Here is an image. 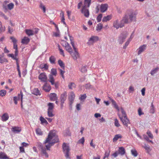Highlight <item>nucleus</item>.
<instances>
[{"mask_svg":"<svg viewBox=\"0 0 159 159\" xmlns=\"http://www.w3.org/2000/svg\"><path fill=\"white\" fill-rule=\"evenodd\" d=\"M58 141V136L55 130H52L49 132L48 138L44 142V146L39 143H38L37 146L38 149L41 151L42 155L47 158L48 157L49 155L46 152V150H50V147Z\"/></svg>","mask_w":159,"mask_h":159,"instance_id":"obj_1","label":"nucleus"},{"mask_svg":"<svg viewBox=\"0 0 159 159\" xmlns=\"http://www.w3.org/2000/svg\"><path fill=\"white\" fill-rule=\"evenodd\" d=\"M138 14L137 11L132 9L127 10L124 16L126 15L128 19V23L130 22H134L136 21V16Z\"/></svg>","mask_w":159,"mask_h":159,"instance_id":"obj_2","label":"nucleus"},{"mask_svg":"<svg viewBox=\"0 0 159 159\" xmlns=\"http://www.w3.org/2000/svg\"><path fill=\"white\" fill-rule=\"evenodd\" d=\"M126 15L125 16H124L122 19L119 23L118 20H116L113 23V26L116 29H118L119 28H121L124 26L125 24H127L128 22V19Z\"/></svg>","mask_w":159,"mask_h":159,"instance_id":"obj_3","label":"nucleus"},{"mask_svg":"<svg viewBox=\"0 0 159 159\" xmlns=\"http://www.w3.org/2000/svg\"><path fill=\"white\" fill-rule=\"evenodd\" d=\"M91 1V0H84V5L83 7L81 10V12L83 13L86 17H88L89 16V12L87 8L89 7Z\"/></svg>","mask_w":159,"mask_h":159,"instance_id":"obj_4","label":"nucleus"},{"mask_svg":"<svg viewBox=\"0 0 159 159\" xmlns=\"http://www.w3.org/2000/svg\"><path fill=\"white\" fill-rule=\"evenodd\" d=\"M57 74V71L56 69L52 68L51 70V73L49 75L48 81L51 83L52 85L54 84V79L53 76H56Z\"/></svg>","mask_w":159,"mask_h":159,"instance_id":"obj_5","label":"nucleus"},{"mask_svg":"<svg viewBox=\"0 0 159 159\" xmlns=\"http://www.w3.org/2000/svg\"><path fill=\"white\" fill-rule=\"evenodd\" d=\"M70 39L71 41V44L74 50V52L73 53L72 52V53L71 54L73 59L75 60H76L79 57V54L76 50V48L75 46L74 43L71 37H70Z\"/></svg>","mask_w":159,"mask_h":159,"instance_id":"obj_6","label":"nucleus"},{"mask_svg":"<svg viewBox=\"0 0 159 159\" xmlns=\"http://www.w3.org/2000/svg\"><path fill=\"white\" fill-rule=\"evenodd\" d=\"M128 34L127 32H125L120 35L118 39V42L120 44H121L124 42V40L126 38Z\"/></svg>","mask_w":159,"mask_h":159,"instance_id":"obj_7","label":"nucleus"},{"mask_svg":"<svg viewBox=\"0 0 159 159\" xmlns=\"http://www.w3.org/2000/svg\"><path fill=\"white\" fill-rule=\"evenodd\" d=\"M62 148L63 152L65 154V157L66 158H69V152L70 149L69 146L66 143H64L62 145Z\"/></svg>","mask_w":159,"mask_h":159,"instance_id":"obj_8","label":"nucleus"},{"mask_svg":"<svg viewBox=\"0 0 159 159\" xmlns=\"http://www.w3.org/2000/svg\"><path fill=\"white\" fill-rule=\"evenodd\" d=\"M38 78L41 81L45 83H47L48 81L47 76L45 73L40 74Z\"/></svg>","mask_w":159,"mask_h":159,"instance_id":"obj_9","label":"nucleus"},{"mask_svg":"<svg viewBox=\"0 0 159 159\" xmlns=\"http://www.w3.org/2000/svg\"><path fill=\"white\" fill-rule=\"evenodd\" d=\"M63 42L64 43V45H63V46L65 47L66 50L70 54H71L72 53V49L70 44L66 41H63Z\"/></svg>","mask_w":159,"mask_h":159,"instance_id":"obj_10","label":"nucleus"},{"mask_svg":"<svg viewBox=\"0 0 159 159\" xmlns=\"http://www.w3.org/2000/svg\"><path fill=\"white\" fill-rule=\"evenodd\" d=\"M118 116L121 120L122 121L123 124L126 127L128 126V124L130 123L129 120L127 118V116L125 118L121 117L120 115L118 114Z\"/></svg>","mask_w":159,"mask_h":159,"instance_id":"obj_11","label":"nucleus"},{"mask_svg":"<svg viewBox=\"0 0 159 159\" xmlns=\"http://www.w3.org/2000/svg\"><path fill=\"white\" fill-rule=\"evenodd\" d=\"M98 37L96 36H92L89 39L88 42L87 43L89 45L92 44L98 41Z\"/></svg>","mask_w":159,"mask_h":159,"instance_id":"obj_12","label":"nucleus"},{"mask_svg":"<svg viewBox=\"0 0 159 159\" xmlns=\"http://www.w3.org/2000/svg\"><path fill=\"white\" fill-rule=\"evenodd\" d=\"M75 95V93L72 92H70L69 96V104L70 106H71L72 104L73 103Z\"/></svg>","mask_w":159,"mask_h":159,"instance_id":"obj_13","label":"nucleus"},{"mask_svg":"<svg viewBox=\"0 0 159 159\" xmlns=\"http://www.w3.org/2000/svg\"><path fill=\"white\" fill-rule=\"evenodd\" d=\"M42 87L43 89L46 92H49L51 89V86L47 82L44 84Z\"/></svg>","mask_w":159,"mask_h":159,"instance_id":"obj_14","label":"nucleus"},{"mask_svg":"<svg viewBox=\"0 0 159 159\" xmlns=\"http://www.w3.org/2000/svg\"><path fill=\"white\" fill-rule=\"evenodd\" d=\"M146 47L147 45L146 44H143L140 47L139 49L137 50L138 51V55H139L143 52L146 49Z\"/></svg>","mask_w":159,"mask_h":159,"instance_id":"obj_15","label":"nucleus"},{"mask_svg":"<svg viewBox=\"0 0 159 159\" xmlns=\"http://www.w3.org/2000/svg\"><path fill=\"white\" fill-rule=\"evenodd\" d=\"M108 5L107 4H102L100 7V11L102 12H104L107 9Z\"/></svg>","mask_w":159,"mask_h":159,"instance_id":"obj_16","label":"nucleus"},{"mask_svg":"<svg viewBox=\"0 0 159 159\" xmlns=\"http://www.w3.org/2000/svg\"><path fill=\"white\" fill-rule=\"evenodd\" d=\"M67 97V93L66 92H64L61 96V104H63L64 101L66 100Z\"/></svg>","mask_w":159,"mask_h":159,"instance_id":"obj_17","label":"nucleus"},{"mask_svg":"<svg viewBox=\"0 0 159 159\" xmlns=\"http://www.w3.org/2000/svg\"><path fill=\"white\" fill-rule=\"evenodd\" d=\"M50 99L52 101H55L57 99V94L55 93H51L50 94Z\"/></svg>","mask_w":159,"mask_h":159,"instance_id":"obj_18","label":"nucleus"},{"mask_svg":"<svg viewBox=\"0 0 159 159\" xmlns=\"http://www.w3.org/2000/svg\"><path fill=\"white\" fill-rule=\"evenodd\" d=\"M118 151L119 154H120L121 156L124 155L125 153V149L123 147H119Z\"/></svg>","mask_w":159,"mask_h":159,"instance_id":"obj_19","label":"nucleus"},{"mask_svg":"<svg viewBox=\"0 0 159 159\" xmlns=\"http://www.w3.org/2000/svg\"><path fill=\"white\" fill-rule=\"evenodd\" d=\"M30 41V39L26 37H25L22 39L21 43L23 44H27Z\"/></svg>","mask_w":159,"mask_h":159,"instance_id":"obj_20","label":"nucleus"},{"mask_svg":"<svg viewBox=\"0 0 159 159\" xmlns=\"http://www.w3.org/2000/svg\"><path fill=\"white\" fill-rule=\"evenodd\" d=\"M9 116L8 115L5 113L2 116V120L3 121H5L8 120Z\"/></svg>","mask_w":159,"mask_h":159,"instance_id":"obj_21","label":"nucleus"},{"mask_svg":"<svg viewBox=\"0 0 159 159\" xmlns=\"http://www.w3.org/2000/svg\"><path fill=\"white\" fill-rule=\"evenodd\" d=\"M21 130V129L19 127H14L12 128V131L15 133H19Z\"/></svg>","mask_w":159,"mask_h":159,"instance_id":"obj_22","label":"nucleus"},{"mask_svg":"<svg viewBox=\"0 0 159 159\" xmlns=\"http://www.w3.org/2000/svg\"><path fill=\"white\" fill-rule=\"evenodd\" d=\"M25 32L26 34L29 36L32 35L34 34V30H26Z\"/></svg>","mask_w":159,"mask_h":159,"instance_id":"obj_23","label":"nucleus"},{"mask_svg":"<svg viewBox=\"0 0 159 159\" xmlns=\"http://www.w3.org/2000/svg\"><path fill=\"white\" fill-rule=\"evenodd\" d=\"M111 15H108L103 17L102 21L103 22H107L111 20Z\"/></svg>","mask_w":159,"mask_h":159,"instance_id":"obj_24","label":"nucleus"},{"mask_svg":"<svg viewBox=\"0 0 159 159\" xmlns=\"http://www.w3.org/2000/svg\"><path fill=\"white\" fill-rule=\"evenodd\" d=\"M20 98H21V94L20 93V94H19L17 97H14L13 98V100L14 102V103L15 104H17V101L20 99Z\"/></svg>","mask_w":159,"mask_h":159,"instance_id":"obj_25","label":"nucleus"},{"mask_svg":"<svg viewBox=\"0 0 159 159\" xmlns=\"http://www.w3.org/2000/svg\"><path fill=\"white\" fill-rule=\"evenodd\" d=\"M0 159H8L9 157L4 153L1 152L0 153Z\"/></svg>","mask_w":159,"mask_h":159,"instance_id":"obj_26","label":"nucleus"},{"mask_svg":"<svg viewBox=\"0 0 159 159\" xmlns=\"http://www.w3.org/2000/svg\"><path fill=\"white\" fill-rule=\"evenodd\" d=\"M48 111H53L54 107V105L53 103L50 102L48 104Z\"/></svg>","mask_w":159,"mask_h":159,"instance_id":"obj_27","label":"nucleus"},{"mask_svg":"<svg viewBox=\"0 0 159 159\" xmlns=\"http://www.w3.org/2000/svg\"><path fill=\"white\" fill-rule=\"evenodd\" d=\"M120 110L121 112V113L122 114V117H123V118H125L126 117L127 115L126 113V112L124 110L123 108L121 107L120 108Z\"/></svg>","mask_w":159,"mask_h":159,"instance_id":"obj_28","label":"nucleus"},{"mask_svg":"<svg viewBox=\"0 0 159 159\" xmlns=\"http://www.w3.org/2000/svg\"><path fill=\"white\" fill-rule=\"evenodd\" d=\"M122 137V136H121L120 134H116L115 135V137L113 139V140L114 142L116 141L117 140L119 139H121Z\"/></svg>","mask_w":159,"mask_h":159,"instance_id":"obj_29","label":"nucleus"},{"mask_svg":"<svg viewBox=\"0 0 159 159\" xmlns=\"http://www.w3.org/2000/svg\"><path fill=\"white\" fill-rule=\"evenodd\" d=\"M33 94L37 96L40 95V92L37 88L34 89L33 91Z\"/></svg>","mask_w":159,"mask_h":159,"instance_id":"obj_30","label":"nucleus"},{"mask_svg":"<svg viewBox=\"0 0 159 159\" xmlns=\"http://www.w3.org/2000/svg\"><path fill=\"white\" fill-rule=\"evenodd\" d=\"M7 60L5 58H3L2 56L0 55V63H4V62H8Z\"/></svg>","mask_w":159,"mask_h":159,"instance_id":"obj_31","label":"nucleus"},{"mask_svg":"<svg viewBox=\"0 0 159 159\" xmlns=\"http://www.w3.org/2000/svg\"><path fill=\"white\" fill-rule=\"evenodd\" d=\"M159 70V68L157 67L154 69L152 70L150 74L152 75L157 72L158 70Z\"/></svg>","mask_w":159,"mask_h":159,"instance_id":"obj_32","label":"nucleus"},{"mask_svg":"<svg viewBox=\"0 0 159 159\" xmlns=\"http://www.w3.org/2000/svg\"><path fill=\"white\" fill-rule=\"evenodd\" d=\"M49 61L52 64H54L56 61L55 58L53 56H51L49 58Z\"/></svg>","mask_w":159,"mask_h":159,"instance_id":"obj_33","label":"nucleus"},{"mask_svg":"<svg viewBox=\"0 0 159 159\" xmlns=\"http://www.w3.org/2000/svg\"><path fill=\"white\" fill-rule=\"evenodd\" d=\"M36 134L39 135H41L43 134V133L41 129L39 128H38L36 129Z\"/></svg>","mask_w":159,"mask_h":159,"instance_id":"obj_34","label":"nucleus"},{"mask_svg":"<svg viewBox=\"0 0 159 159\" xmlns=\"http://www.w3.org/2000/svg\"><path fill=\"white\" fill-rule=\"evenodd\" d=\"M75 83L73 82H71L68 85V87L70 89H72L73 88H75Z\"/></svg>","mask_w":159,"mask_h":159,"instance_id":"obj_35","label":"nucleus"},{"mask_svg":"<svg viewBox=\"0 0 159 159\" xmlns=\"http://www.w3.org/2000/svg\"><path fill=\"white\" fill-rule=\"evenodd\" d=\"M39 7L43 10L44 13L46 12V8L41 2H40Z\"/></svg>","mask_w":159,"mask_h":159,"instance_id":"obj_36","label":"nucleus"},{"mask_svg":"<svg viewBox=\"0 0 159 159\" xmlns=\"http://www.w3.org/2000/svg\"><path fill=\"white\" fill-rule=\"evenodd\" d=\"M40 120L42 124L44 123L46 124H48L47 121L42 116L40 117Z\"/></svg>","mask_w":159,"mask_h":159,"instance_id":"obj_37","label":"nucleus"},{"mask_svg":"<svg viewBox=\"0 0 159 159\" xmlns=\"http://www.w3.org/2000/svg\"><path fill=\"white\" fill-rule=\"evenodd\" d=\"M111 102L114 105V107L118 111H120V109L119 108L118 105L116 104V102L113 99L111 100Z\"/></svg>","mask_w":159,"mask_h":159,"instance_id":"obj_38","label":"nucleus"},{"mask_svg":"<svg viewBox=\"0 0 159 159\" xmlns=\"http://www.w3.org/2000/svg\"><path fill=\"white\" fill-rule=\"evenodd\" d=\"M150 112L151 113H154L155 112V108L153 103H151V105L150 107Z\"/></svg>","mask_w":159,"mask_h":159,"instance_id":"obj_39","label":"nucleus"},{"mask_svg":"<svg viewBox=\"0 0 159 159\" xmlns=\"http://www.w3.org/2000/svg\"><path fill=\"white\" fill-rule=\"evenodd\" d=\"M14 7V4L12 3H11L7 5V7L8 9L11 10Z\"/></svg>","mask_w":159,"mask_h":159,"instance_id":"obj_40","label":"nucleus"},{"mask_svg":"<svg viewBox=\"0 0 159 159\" xmlns=\"http://www.w3.org/2000/svg\"><path fill=\"white\" fill-rule=\"evenodd\" d=\"M58 63L62 68L64 69V68L65 65L62 61L59 60L58 61Z\"/></svg>","mask_w":159,"mask_h":159,"instance_id":"obj_41","label":"nucleus"},{"mask_svg":"<svg viewBox=\"0 0 159 159\" xmlns=\"http://www.w3.org/2000/svg\"><path fill=\"white\" fill-rule=\"evenodd\" d=\"M102 24L101 23L98 24L97 26L96 30L98 31H100L102 29Z\"/></svg>","mask_w":159,"mask_h":159,"instance_id":"obj_42","label":"nucleus"},{"mask_svg":"<svg viewBox=\"0 0 159 159\" xmlns=\"http://www.w3.org/2000/svg\"><path fill=\"white\" fill-rule=\"evenodd\" d=\"M147 134L151 139H153V135L150 131L148 130L147 132Z\"/></svg>","mask_w":159,"mask_h":159,"instance_id":"obj_43","label":"nucleus"},{"mask_svg":"<svg viewBox=\"0 0 159 159\" xmlns=\"http://www.w3.org/2000/svg\"><path fill=\"white\" fill-rule=\"evenodd\" d=\"M6 91L5 90H2L0 91V96L2 97L4 96L6 94Z\"/></svg>","mask_w":159,"mask_h":159,"instance_id":"obj_44","label":"nucleus"},{"mask_svg":"<svg viewBox=\"0 0 159 159\" xmlns=\"http://www.w3.org/2000/svg\"><path fill=\"white\" fill-rule=\"evenodd\" d=\"M114 124L115 126L117 127H119L120 126V125L119 123L118 120L117 119H115Z\"/></svg>","mask_w":159,"mask_h":159,"instance_id":"obj_45","label":"nucleus"},{"mask_svg":"<svg viewBox=\"0 0 159 159\" xmlns=\"http://www.w3.org/2000/svg\"><path fill=\"white\" fill-rule=\"evenodd\" d=\"M102 16V14H100L97 16V19L98 22H99L101 21Z\"/></svg>","mask_w":159,"mask_h":159,"instance_id":"obj_46","label":"nucleus"},{"mask_svg":"<svg viewBox=\"0 0 159 159\" xmlns=\"http://www.w3.org/2000/svg\"><path fill=\"white\" fill-rule=\"evenodd\" d=\"M131 41V39L129 38L127 41L125 43V46H124L123 48H125L129 44V42Z\"/></svg>","mask_w":159,"mask_h":159,"instance_id":"obj_47","label":"nucleus"},{"mask_svg":"<svg viewBox=\"0 0 159 159\" xmlns=\"http://www.w3.org/2000/svg\"><path fill=\"white\" fill-rule=\"evenodd\" d=\"M53 111H48V116L50 117H52L54 116L52 113Z\"/></svg>","mask_w":159,"mask_h":159,"instance_id":"obj_48","label":"nucleus"},{"mask_svg":"<svg viewBox=\"0 0 159 159\" xmlns=\"http://www.w3.org/2000/svg\"><path fill=\"white\" fill-rule=\"evenodd\" d=\"M131 152L132 154L134 155V157H136L137 156L138 154L136 150H131Z\"/></svg>","mask_w":159,"mask_h":159,"instance_id":"obj_49","label":"nucleus"},{"mask_svg":"<svg viewBox=\"0 0 159 159\" xmlns=\"http://www.w3.org/2000/svg\"><path fill=\"white\" fill-rule=\"evenodd\" d=\"M81 71L82 73H85L87 71L86 67L85 66H82L81 69Z\"/></svg>","mask_w":159,"mask_h":159,"instance_id":"obj_50","label":"nucleus"},{"mask_svg":"<svg viewBox=\"0 0 159 159\" xmlns=\"http://www.w3.org/2000/svg\"><path fill=\"white\" fill-rule=\"evenodd\" d=\"M84 137H82L80 139H79L78 141V143H81L84 144Z\"/></svg>","mask_w":159,"mask_h":159,"instance_id":"obj_51","label":"nucleus"},{"mask_svg":"<svg viewBox=\"0 0 159 159\" xmlns=\"http://www.w3.org/2000/svg\"><path fill=\"white\" fill-rule=\"evenodd\" d=\"M143 147L147 151V152L148 153L150 151L149 147L146 144L144 145L143 146Z\"/></svg>","mask_w":159,"mask_h":159,"instance_id":"obj_52","label":"nucleus"},{"mask_svg":"<svg viewBox=\"0 0 159 159\" xmlns=\"http://www.w3.org/2000/svg\"><path fill=\"white\" fill-rule=\"evenodd\" d=\"M86 95L85 94H84L83 95H81L80 97V99L81 100L85 99L86 98Z\"/></svg>","mask_w":159,"mask_h":159,"instance_id":"obj_53","label":"nucleus"},{"mask_svg":"<svg viewBox=\"0 0 159 159\" xmlns=\"http://www.w3.org/2000/svg\"><path fill=\"white\" fill-rule=\"evenodd\" d=\"M0 33L5 31V29H3L2 28V25L1 22H0Z\"/></svg>","mask_w":159,"mask_h":159,"instance_id":"obj_54","label":"nucleus"},{"mask_svg":"<svg viewBox=\"0 0 159 159\" xmlns=\"http://www.w3.org/2000/svg\"><path fill=\"white\" fill-rule=\"evenodd\" d=\"M60 46H58V47L59 48V50L60 51V54L62 55V56L63 57H64L65 56V55H64V51L62 49H61L60 48Z\"/></svg>","mask_w":159,"mask_h":159,"instance_id":"obj_55","label":"nucleus"},{"mask_svg":"<svg viewBox=\"0 0 159 159\" xmlns=\"http://www.w3.org/2000/svg\"><path fill=\"white\" fill-rule=\"evenodd\" d=\"M60 73L61 75L62 78L63 79L64 78V74L65 73V71H63L61 69H60Z\"/></svg>","mask_w":159,"mask_h":159,"instance_id":"obj_56","label":"nucleus"},{"mask_svg":"<svg viewBox=\"0 0 159 159\" xmlns=\"http://www.w3.org/2000/svg\"><path fill=\"white\" fill-rule=\"evenodd\" d=\"M21 145L24 148L26 147L29 145V144L28 143L23 142L21 144Z\"/></svg>","mask_w":159,"mask_h":159,"instance_id":"obj_57","label":"nucleus"},{"mask_svg":"<svg viewBox=\"0 0 159 159\" xmlns=\"http://www.w3.org/2000/svg\"><path fill=\"white\" fill-rule=\"evenodd\" d=\"M119 154L118 151H116L112 154V156H114V157H116L118 156Z\"/></svg>","mask_w":159,"mask_h":159,"instance_id":"obj_58","label":"nucleus"},{"mask_svg":"<svg viewBox=\"0 0 159 159\" xmlns=\"http://www.w3.org/2000/svg\"><path fill=\"white\" fill-rule=\"evenodd\" d=\"M10 39L11 40L13 43H16L17 40L14 37H11Z\"/></svg>","mask_w":159,"mask_h":159,"instance_id":"obj_59","label":"nucleus"},{"mask_svg":"<svg viewBox=\"0 0 159 159\" xmlns=\"http://www.w3.org/2000/svg\"><path fill=\"white\" fill-rule=\"evenodd\" d=\"M13 28L11 27L10 26H9L8 27V31L9 33L10 34H11L13 32Z\"/></svg>","mask_w":159,"mask_h":159,"instance_id":"obj_60","label":"nucleus"},{"mask_svg":"<svg viewBox=\"0 0 159 159\" xmlns=\"http://www.w3.org/2000/svg\"><path fill=\"white\" fill-rule=\"evenodd\" d=\"M110 153V151H106L105 152V156L104 157V158H105L106 157H108Z\"/></svg>","mask_w":159,"mask_h":159,"instance_id":"obj_61","label":"nucleus"},{"mask_svg":"<svg viewBox=\"0 0 159 159\" xmlns=\"http://www.w3.org/2000/svg\"><path fill=\"white\" fill-rule=\"evenodd\" d=\"M138 112V114L140 116L143 114V113L142 112V110L140 108H139Z\"/></svg>","mask_w":159,"mask_h":159,"instance_id":"obj_62","label":"nucleus"},{"mask_svg":"<svg viewBox=\"0 0 159 159\" xmlns=\"http://www.w3.org/2000/svg\"><path fill=\"white\" fill-rule=\"evenodd\" d=\"M19 148L20 152L22 153L25 152V150L24 147L21 146Z\"/></svg>","mask_w":159,"mask_h":159,"instance_id":"obj_63","label":"nucleus"},{"mask_svg":"<svg viewBox=\"0 0 159 159\" xmlns=\"http://www.w3.org/2000/svg\"><path fill=\"white\" fill-rule=\"evenodd\" d=\"M81 107V104L80 103L77 104L76 106V108L78 111L80 110V107Z\"/></svg>","mask_w":159,"mask_h":159,"instance_id":"obj_64","label":"nucleus"}]
</instances>
